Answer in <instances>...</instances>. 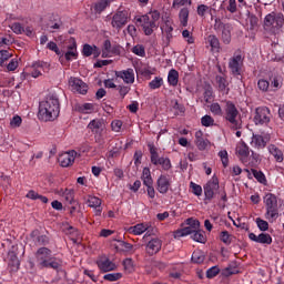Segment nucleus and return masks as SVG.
<instances>
[{"label": "nucleus", "instance_id": "f257e3e1", "mask_svg": "<svg viewBox=\"0 0 284 284\" xmlns=\"http://www.w3.org/2000/svg\"><path fill=\"white\" fill-rule=\"evenodd\" d=\"M61 104L59 97L54 93H49L43 101L40 102L38 118L40 121H54L59 118Z\"/></svg>", "mask_w": 284, "mask_h": 284}, {"label": "nucleus", "instance_id": "f03ea898", "mask_svg": "<svg viewBox=\"0 0 284 284\" xmlns=\"http://www.w3.org/2000/svg\"><path fill=\"white\" fill-rule=\"evenodd\" d=\"M36 261L40 270L50 268L55 270V272H59L63 263L60 258L52 256V251L48 247H40L36 252Z\"/></svg>", "mask_w": 284, "mask_h": 284}, {"label": "nucleus", "instance_id": "7ed1b4c3", "mask_svg": "<svg viewBox=\"0 0 284 284\" xmlns=\"http://www.w3.org/2000/svg\"><path fill=\"white\" fill-rule=\"evenodd\" d=\"M203 190L205 203L212 202L216 194L220 195L224 203L227 202V193L225 192V189H221V184L219 183V178L216 175H213L212 179L204 184Z\"/></svg>", "mask_w": 284, "mask_h": 284}, {"label": "nucleus", "instance_id": "20e7f679", "mask_svg": "<svg viewBox=\"0 0 284 284\" xmlns=\"http://www.w3.org/2000/svg\"><path fill=\"white\" fill-rule=\"evenodd\" d=\"M224 103L225 105L222 113L223 119L226 123H230L233 130L241 129V112H239L236 104L230 100H225Z\"/></svg>", "mask_w": 284, "mask_h": 284}, {"label": "nucleus", "instance_id": "39448f33", "mask_svg": "<svg viewBox=\"0 0 284 284\" xmlns=\"http://www.w3.org/2000/svg\"><path fill=\"white\" fill-rule=\"evenodd\" d=\"M161 19V13L158 10L151 11L149 14H144L136 19L140 23L144 34L150 37L156 28H159L158 21Z\"/></svg>", "mask_w": 284, "mask_h": 284}, {"label": "nucleus", "instance_id": "423d86ee", "mask_svg": "<svg viewBox=\"0 0 284 284\" xmlns=\"http://www.w3.org/2000/svg\"><path fill=\"white\" fill-rule=\"evenodd\" d=\"M283 13H268L264 19V30H266V32H271V34H276L280 32L281 28H283Z\"/></svg>", "mask_w": 284, "mask_h": 284}, {"label": "nucleus", "instance_id": "0eeeda50", "mask_svg": "<svg viewBox=\"0 0 284 284\" xmlns=\"http://www.w3.org/2000/svg\"><path fill=\"white\" fill-rule=\"evenodd\" d=\"M264 205L266 207V219H268V221H276V219H278V197L273 193H266L264 196Z\"/></svg>", "mask_w": 284, "mask_h": 284}, {"label": "nucleus", "instance_id": "6e6552de", "mask_svg": "<svg viewBox=\"0 0 284 284\" xmlns=\"http://www.w3.org/2000/svg\"><path fill=\"white\" fill-rule=\"evenodd\" d=\"M244 61L245 57L241 50L235 51L233 57L229 59V70L233 77H241L243 74Z\"/></svg>", "mask_w": 284, "mask_h": 284}, {"label": "nucleus", "instance_id": "1a4fd4ad", "mask_svg": "<svg viewBox=\"0 0 284 284\" xmlns=\"http://www.w3.org/2000/svg\"><path fill=\"white\" fill-rule=\"evenodd\" d=\"M130 22V11L125 9H119L113 16L111 20V26L118 32H121L122 28H125Z\"/></svg>", "mask_w": 284, "mask_h": 284}, {"label": "nucleus", "instance_id": "9d476101", "mask_svg": "<svg viewBox=\"0 0 284 284\" xmlns=\"http://www.w3.org/2000/svg\"><path fill=\"white\" fill-rule=\"evenodd\" d=\"M214 30L221 33V40L225 45H230L232 42V24L231 23H223L221 19L216 18L214 23Z\"/></svg>", "mask_w": 284, "mask_h": 284}, {"label": "nucleus", "instance_id": "9b49d317", "mask_svg": "<svg viewBox=\"0 0 284 284\" xmlns=\"http://www.w3.org/2000/svg\"><path fill=\"white\" fill-rule=\"evenodd\" d=\"M149 150L151 154V163L153 165H161L162 170L165 172L172 170V162L169 160V158L159 156V152L154 148V144H150Z\"/></svg>", "mask_w": 284, "mask_h": 284}, {"label": "nucleus", "instance_id": "f8f14e48", "mask_svg": "<svg viewBox=\"0 0 284 284\" xmlns=\"http://www.w3.org/2000/svg\"><path fill=\"white\" fill-rule=\"evenodd\" d=\"M272 120V112L267 106H258L255 109L253 121L255 125H267Z\"/></svg>", "mask_w": 284, "mask_h": 284}, {"label": "nucleus", "instance_id": "ddd939ff", "mask_svg": "<svg viewBox=\"0 0 284 284\" xmlns=\"http://www.w3.org/2000/svg\"><path fill=\"white\" fill-rule=\"evenodd\" d=\"M77 159V151L72 150L67 153H63L59 156L58 161L61 168H70V165L74 164V160Z\"/></svg>", "mask_w": 284, "mask_h": 284}, {"label": "nucleus", "instance_id": "4468645a", "mask_svg": "<svg viewBox=\"0 0 284 284\" xmlns=\"http://www.w3.org/2000/svg\"><path fill=\"white\" fill-rule=\"evenodd\" d=\"M161 247H163V241L159 237L152 239L146 244V253L149 256H154L161 252Z\"/></svg>", "mask_w": 284, "mask_h": 284}, {"label": "nucleus", "instance_id": "2eb2a0df", "mask_svg": "<svg viewBox=\"0 0 284 284\" xmlns=\"http://www.w3.org/2000/svg\"><path fill=\"white\" fill-rule=\"evenodd\" d=\"M73 92L79 94H88V84L79 78H71L69 81Z\"/></svg>", "mask_w": 284, "mask_h": 284}, {"label": "nucleus", "instance_id": "dca6fc26", "mask_svg": "<svg viewBox=\"0 0 284 284\" xmlns=\"http://www.w3.org/2000/svg\"><path fill=\"white\" fill-rule=\"evenodd\" d=\"M250 241L254 243H260V245H272V235L268 233H261L255 235L254 233H248Z\"/></svg>", "mask_w": 284, "mask_h": 284}, {"label": "nucleus", "instance_id": "f3484780", "mask_svg": "<svg viewBox=\"0 0 284 284\" xmlns=\"http://www.w3.org/2000/svg\"><path fill=\"white\" fill-rule=\"evenodd\" d=\"M129 232L131 234H134L135 236H141V234H144V239H146V236H150V224L149 223H139V224H135L134 226H131L129 229Z\"/></svg>", "mask_w": 284, "mask_h": 284}, {"label": "nucleus", "instance_id": "a211bd4d", "mask_svg": "<svg viewBox=\"0 0 284 284\" xmlns=\"http://www.w3.org/2000/svg\"><path fill=\"white\" fill-rule=\"evenodd\" d=\"M115 77L122 79L124 83L132 85V83H134V69L116 71Z\"/></svg>", "mask_w": 284, "mask_h": 284}, {"label": "nucleus", "instance_id": "6ab92c4d", "mask_svg": "<svg viewBox=\"0 0 284 284\" xmlns=\"http://www.w3.org/2000/svg\"><path fill=\"white\" fill-rule=\"evenodd\" d=\"M156 183L158 192H160V194H168V192H170L172 183L170 182L168 175H160Z\"/></svg>", "mask_w": 284, "mask_h": 284}, {"label": "nucleus", "instance_id": "aec40b11", "mask_svg": "<svg viewBox=\"0 0 284 284\" xmlns=\"http://www.w3.org/2000/svg\"><path fill=\"white\" fill-rule=\"evenodd\" d=\"M236 154L242 163H247L250 146L245 142H240L236 146Z\"/></svg>", "mask_w": 284, "mask_h": 284}, {"label": "nucleus", "instance_id": "412c9836", "mask_svg": "<svg viewBox=\"0 0 284 284\" xmlns=\"http://www.w3.org/2000/svg\"><path fill=\"white\" fill-rule=\"evenodd\" d=\"M88 129L91 130L93 134H101L105 129V121L103 119H94L88 124Z\"/></svg>", "mask_w": 284, "mask_h": 284}, {"label": "nucleus", "instance_id": "4be33fe9", "mask_svg": "<svg viewBox=\"0 0 284 284\" xmlns=\"http://www.w3.org/2000/svg\"><path fill=\"white\" fill-rule=\"evenodd\" d=\"M267 141H270V138L263 136L260 134H253L251 139V145L252 148H256L257 150H263L267 145Z\"/></svg>", "mask_w": 284, "mask_h": 284}, {"label": "nucleus", "instance_id": "5701e85b", "mask_svg": "<svg viewBox=\"0 0 284 284\" xmlns=\"http://www.w3.org/2000/svg\"><path fill=\"white\" fill-rule=\"evenodd\" d=\"M194 143H195L197 150L203 152V150H207V146L210 145V140L203 138V131H196Z\"/></svg>", "mask_w": 284, "mask_h": 284}, {"label": "nucleus", "instance_id": "b1692460", "mask_svg": "<svg viewBox=\"0 0 284 284\" xmlns=\"http://www.w3.org/2000/svg\"><path fill=\"white\" fill-rule=\"evenodd\" d=\"M98 267L102 271V272H112L113 270L116 268V265L110 261V258L106 257H101L100 260H98Z\"/></svg>", "mask_w": 284, "mask_h": 284}, {"label": "nucleus", "instance_id": "393cba45", "mask_svg": "<svg viewBox=\"0 0 284 284\" xmlns=\"http://www.w3.org/2000/svg\"><path fill=\"white\" fill-rule=\"evenodd\" d=\"M8 261H9V267L11 268V272L19 271V266L21 265V262L19 261V257L17 256V253L14 251L8 252Z\"/></svg>", "mask_w": 284, "mask_h": 284}, {"label": "nucleus", "instance_id": "a878e982", "mask_svg": "<svg viewBox=\"0 0 284 284\" xmlns=\"http://www.w3.org/2000/svg\"><path fill=\"white\" fill-rule=\"evenodd\" d=\"M82 54L83 57H94V59L99 58L101 55V50L97 45H90V44H84L82 48Z\"/></svg>", "mask_w": 284, "mask_h": 284}, {"label": "nucleus", "instance_id": "bb28decb", "mask_svg": "<svg viewBox=\"0 0 284 284\" xmlns=\"http://www.w3.org/2000/svg\"><path fill=\"white\" fill-rule=\"evenodd\" d=\"M215 83H217V88L220 92H230V89L227 87L230 85V82L227 81V75H216L215 77Z\"/></svg>", "mask_w": 284, "mask_h": 284}, {"label": "nucleus", "instance_id": "cd10ccee", "mask_svg": "<svg viewBox=\"0 0 284 284\" xmlns=\"http://www.w3.org/2000/svg\"><path fill=\"white\" fill-rule=\"evenodd\" d=\"M267 150L270 152V154H272V156H274L275 161L277 163H283L284 161V156H283V151H281V149H278L276 145L274 144H270L267 146Z\"/></svg>", "mask_w": 284, "mask_h": 284}, {"label": "nucleus", "instance_id": "c85d7f7f", "mask_svg": "<svg viewBox=\"0 0 284 284\" xmlns=\"http://www.w3.org/2000/svg\"><path fill=\"white\" fill-rule=\"evenodd\" d=\"M88 205L89 207H94L97 209L95 212H97V215L98 216H101V199L97 197V196H89L88 199Z\"/></svg>", "mask_w": 284, "mask_h": 284}, {"label": "nucleus", "instance_id": "c756f323", "mask_svg": "<svg viewBox=\"0 0 284 284\" xmlns=\"http://www.w3.org/2000/svg\"><path fill=\"white\" fill-rule=\"evenodd\" d=\"M168 83L173 88H176V85H179V71H176L175 69H171L169 71Z\"/></svg>", "mask_w": 284, "mask_h": 284}, {"label": "nucleus", "instance_id": "7c9ffc66", "mask_svg": "<svg viewBox=\"0 0 284 284\" xmlns=\"http://www.w3.org/2000/svg\"><path fill=\"white\" fill-rule=\"evenodd\" d=\"M203 97L205 103H212V99L214 97V89L211 84H205L203 88Z\"/></svg>", "mask_w": 284, "mask_h": 284}, {"label": "nucleus", "instance_id": "2f4dec72", "mask_svg": "<svg viewBox=\"0 0 284 284\" xmlns=\"http://www.w3.org/2000/svg\"><path fill=\"white\" fill-rule=\"evenodd\" d=\"M143 185H153L154 180H152V173L150 172V168H144L142 171V176Z\"/></svg>", "mask_w": 284, "mask_h": 284}, {"label": "nucleus", "instance_id": "473e14b6", "mask_svg": "<svg viewBox=\"0 0 284 284\" xmlns=\"http://www.w3.org/2000/svg\"><path fill=\"white\" fill-rule=\"evenodd\" d=\"M62 232L69 236H79V230L68 223L62 224Z\"/></svg>", "mask_w": 284, "mask_h": 284}, {"label": "nucleus", "instance_id": "72a5a7b5", "mask_svg": "<svg viewBox=\"0 0 284 284\" xmlns=\"http://www.w3.org/2000/svg\"><path fill=\"white\" fill-rule=\"evenodd\" d=\"M113 1L114 0H100V1H98L94 6L95 12L101 14V12H103V10H105V8H108V6H110V3H112Z\"/></svg>", "mask_w": 284, "mask_h": 284}, {"label": "nucleus", "instance_id": "f704fd0d", "mask_svg": "<svg viewBox=\"0 0 284 284\" xmlns=\"http://www.w3.org/2000/svg\"><path fill=\"white\" fill-rule=\"evenodd\" d=\"M189 234H194V231L192 230L191 226H186L175 231L174 239H182V236H187Z\"/></svg>", "mask_w": 284, "mask_h": 284}, {"label": "nucleus", "instance_id": "c9c22d12", "mask_svg": "<svg viewBox=\"0 0 284 284\" xmlns=\"http://www.w3.org/2000/svg\"><path fill=\"white\" fill-rule=\"evenodd\" d=\"M192 263L201 265L205 261V255L202 251H194L191 257Z\"/></svg>", "mask_w": 284, "mask_h": 284}, {"label": "nucleus", "instance_id": "e433bc0d", "mask_svg": "<svg viewBox=\"0 0 284 284\" xmlns=\"http://www.w3.org/2000/svg\"><path fill=\"white\" fill-rule=\"evenodd\" d=\"M207 42L210 43L212 50H221V42L219 41V38L214 34H211L207 37Z\"/></svg>", "mask_w": 284, "mask_h": 284}, {"label": "nucleus", "instance_id": "4c0bfd02", "mask_svg": "<svg viewBox=\"0 0 284 284\" xmlns=\"http://www.w3.org/2000/svg\"><path fill=\"white\" fill-rule=\"evenodd\" d=\"M179 17H180L181 24L184 28L187 27V19H190V10H187V8L181 9Z\"/></svg>", "mask_w": 284, "mask_h": 284}, {"label": "nucleus", "instance_id": "58836bf2", "mask_svg": "<svg viewBox=\"0 0 284 284\" xmlns=\"http://www.w3.org/2000/svg\"><path fill=\"white\" fill-rule=\"evenodd\" d=\"M173 31H174V28L172 27V21L166 20L162 26V32L166 33V39H172Z\"/></svg>", "mask_w": 284, "mask_h": 284}, {"label": "nucleus", "instance_id": "ea45409f", "mask_svg": "<svg viewBox=\"0 0 284 284\" xmlns=\"http://www.w3.org/2000/svg\"><path fill=\"white\" fill-rule=\"evenodd\" d=\"M251 172H252L254 179H256V181L258 183H262L263 185H265L267 183V179H265V174L262 173V171H257L255 169H252Z\"/></svg>", "mask_w": 284, "mask_h": 284}, {"label": "nucleus", "instance_id": "a19ab883", "mask_svg": "<svg viewBox=\"0 0 284 284\" xmlns=\"http://www.w3.org/2000/svg\"><path fill=\"white\" fill-rule=\"evenodd\" d=\"M191 239H193V241H196V243H205L206 239H205V234L203 233V231H194L191 235Z\"/></svg>", "mask_w": 284, "mask_h": 284}, {"label": "nucleus", "instance_id": "79ce46f5", "mask_svg": "<svg viewBox=\"0 0 284 284\" xmlns=\"http://www.w3.org/2000/svg\"><path fill=\"white\" fill-rule=\"evenodd\" d=\"M255 223L261 232H267L270 230V223L261 217H257Z\"/></svg>", "mask_w": 284, "mask_h": 284}, {"label": "nucleus", "instance_id": "37998d69", "mask_svg": "<svg viewBox=\"0 0 284 284\" xmlns=\"http://www.w3.org/2000/svg\"><path fill=\"white\" fill-rule=\"evenodd\" d=\"M161 85H163V78L161 77H155L150 83H149V88L151 90H159V88H161Z\"/></svg>", "mask_w": 284, "mask_h": 284}, {"label": "nucleus", "instance_id": "c03bdc74", "mask_svg": "<svg viewBox=\"0 0 284 284\" xmlns=\"http://www.w3.org/2000/svg\"><path fill=\"white\" fill-rule=\"evenodd\" d=\"M110 52H112V42H110V40H105L102 49V58L106 59V57H110Z\"/></svg>", "mask_w": 284, "mask_h": 284}, {"label": "nucleus", "instance_id": "a18cd8bd", "mask_svg": "<svg viewBox=\"0 0 284 284\" xmlns=\"http://www.w3.org/2000/svg\"><path fill=\"white\" fill-rule=\"evenodd\" d=\"M173 110H175V116H183L185 114V105L180 104L179 101H174Z\"/></svg>", "mask_w": 284, "mask_h": 284}, {"label": "nucleus", "instance_id": "49530a36", "mask_svg": "<svg viewBox=\"0 0 284 284\" xmlns=\"http://www.w3.org/2000/svg\"><path fill=\"white\" fill-rule=\"evenodd\" d=\"M190 189L192 190V194L195 196H202L203 195V187L194 182H190Z\"/></svg>", "mask_w": 284, "mask_h": 284}, {"label": "nucleus", "instance_id": "de8ad7c7", "mask_svg": "<svg viewBox=\"0 0 284 284\" xmlns=\"http://www.w3.org/2000/svg\"><path fill=\"white\" fill-rule=\"evenodd\" d=\"M80 112H82V114H92V112H94V104L92 103H84L80 106Z\"/></svg>", "mask_w": 284, "mask_h": 284}, {"label": "nucleus", "instance_id": "09e8293b", "mask_svg": "<svg viewBox=\"0 0 284 284\" xmlns=\"http://www.w3.org/2000/svg\"><path fill=\"white\" fill-rule=\"evenodd\" d=\"M32 68L41 70V72H45V70H50V64H48V62L37 61L33 62Z\"/></svg>", "mask_w": 284, "mask_h": 284}, {"label": "nucleus", "instance_id": "8fccbe9b", "mask_svg": "<svg viewBox=\"0 0 284 284\" xmlns=\"http://www.w3.org/2000/svg\"><path fill=\"white\" fill-rule=\"evenodd\" d=\"M210 110H211L212 114H214L215 116H223V109L221 108V104L213 103V104H211Z\"/></svg>", "mask_w": 284, "mask_h": 284}, {"label": "nucleus", "instance_id": "3c124183", "mask_svg": "<svg viewBox=\"0 0 284 284\" xmlns=\"http://www.w3.org/2000/svg\"><path fill=\"white\" fill-rule=\"evenodd\" d=\"M220 241H222V243H225V245H230L232 243V236L230 235V232L222 231L220 233Z\"/></svg>", "mask_w": 284, "mask_h": 284}, {"label": "nucleus", "instance_id": "603ef678", "mask_svg": "<svg viewBox=\"0 0 284 284\" xmlns=\"http://www.w3.org/2000/svg\"><path fill=\"white\" fill-rule=\"evenodd\" d=\"M133 54H136V57H145V47L142 44H136L132 48Z\"/></svg>", "mask_w": 284, "mask_h": 284}, {"label": "nucleus", "instance_id": "864d4df0", "mask_svg": "<svg viewBox=\"0 0 284 284\" xmlns=\"http://www.w3.org/2000/svg\"><path fill=\"white\" fill-rule=\"evenodd\" d=\"M257 88L258 90H261L262 92H267L270 90V81L265 80V79H261L257 82Z\"/></svg>", "mask_w": 284, "mask_h": 284}, {"label": "nucleus", "instance_id": "5fc2aeb1", "mask_svg": "<svg viewBox=\"0 0 284 284\" xmlns=\"http://www.w3.org/2000/svg\"><path fill=\"white\" fill-rule=\"evenodd\" d=\"M123 267H124L125 272H128L129 274H132V272H134V264L132 262V258L124 260Z\"/></svg>", "mask_w": 284, "mask_h": 284}, {"label": "nucleus", "instance_id": "6e6d98bb", "mask_svg": "<svg viewBox=\"0 0 284 284\" xmlns=\"http://www.w3.org/2000/svg\"><path fill=\"white\" fill-rule=\"evenodd\" d=\"M220 272L219 266H213L206 271V278H214V276H219Z\"/></svg>", "mask_w": 284, "mask_h": 284}, {"label": "nucleus", "instance_id": "4d7b16f0", "mask_svg": "<svg viewBox=\"0 0 284 284\" xmlns=\"http://www.w3.org/2000/svg\"><path fill=\"white\" fill-rule=\"evenodd\" d=\"M186 225L191 226L193 232H196L199 227H201V222H199V220L187 219Z\"/></svg>", "mask_w": 284, "mask_h": 284}, {"label": "nucleus", "instance_id": "13d9d810", "mask_svg": "<svg viewBox=\"0 0 284 284\" xmlns=\"http://www.w3.org/2000/svg\"><path fill=\"white\" fill-rule=\"evenodd\" d=\"M123 275L121 273H109L103 276L104 281H119Z\"/></svg>", "mask_w": 284, "mask_h": 284}, {"label": "nucleus", "instance_id": "bf43d9fd", "mask_svg": "<svg viewBox=\"0 0 284 284\" xmlns=\"http://www.w3.org/2000/svg\"><path fill=\"white\" fill-rule=\"evenodd\" d=\"M219 156L222 161V165L224 168H227V165L230 164V159L227 158V151L226 150L220 151Z\"/></svg>", "mask_w": 284, "mask_h": 284}, {"label": "nucleus", "instance_id": "052dcab7", "mask_svg": "<svg viewBox=\"0 0 284 284\" xmlns=\"http://www.w3.org/2000/svg\"><path fill=\"white\" fill-rule=\"evenodd\" d=\"M210 10H212L209 6L206 4H200L197 6V14L199 17H205V14H207V12H210Z\"/></svg>", "mask_w": 284, "mask_h": 284}, {"label": "nucleus", "instance_id": "680f3d73", "mask_svg": "<svg viewBox=\"0 0 284 284\" xmlns=\"http://www.w3.org/2000/svg\"><path fill=\"white\" fill-rule=\"evenodd\" d=\"M201 123L204 128H210V125H214V119L211 115H204Z\"/></svg>", "mask_w": 284, "mask_h": 284}, {"label": "nucleus", "instance_id": "e2e57ef3", "mask_svg": "<svg viewBox=\"0 0 284 284\" xmlns=\"http://www.w3.org/2000/svg\"><path fill=\"white\" fill-rule=\"evenodd\" d=\"M11 57H12V53H10V51L8 50L0 51V65H3V63H6V61H8V59H10Z\"/></svg>", "mask_w": 284, "mask_h": 284}, {"label": "nucleus", "instance_id": "0e129e2a", "mask_svg": "<svg viewBox=\"0 0 284 284\" xmlns=\"http://www.w3.org/2000/svg\"><path fill=\"white\" fill-rule=\"evenodd\" d=\"M247 21L251 26V30H254L255 28L258 27V17L254 14H248Z\"/></svg>", "mask_w": 284, "mask_h": 284}, {"label": "nucleus", "instance_id": "69168bd1", "mask_svg": "<svg viewBox=\"0 0 284 284\" xmlns=\"http://www.w3.org/2000/svg\"><path fill=\"white\" fill-rule=\"evenodd\" d=\"M111 128L113 132H121V128H123V122L121 120H113L111 122Z\"/></svg>", "mask_w": 284, "mask_h": 284}, {"label": "nucleus", "instance_id": "338daca9", "mask_svg": "<svg viewBox=\"0 0 284 284\" xmlns=\"http://www.w3.org/2000/svg\"><path fill=\"white\" fill-rule=\"evenodd\" d=\"M22 121H23V120L21 119V116L16 115V116H13V118L11 119L10 125H11V128H20Z\"/></svg>", "mask_w": 284, "mask_h": 284}, {"label": "nucleus", "instance_id": "774afa93", "mask_svg": "<svg viewBox=\"0 0 284 284\" xmlns=\"http://www.w3.org/2000/svg\"><path fill=\"white\" fill-rule=\"evenodd\" d=\"M36 243L37 245H48V243H50V240L45 235H39L36 239Z\"/></svg>", "mask_w": 284, "mask_h": 284}]
</instances>
